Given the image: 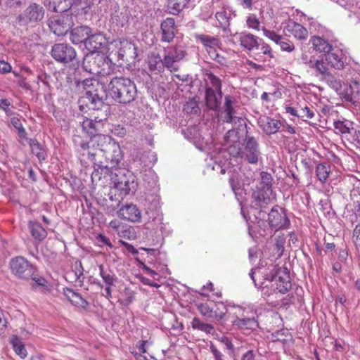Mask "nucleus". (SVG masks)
Listing matches in <instances>:
<instances>
[{
    "label": "nucleus",
    "mask_w": 360,
    "mask_h": 360,
    "mask_svg": "<svg viewBox=\"0 0 360 360\" xmlns=\"http://www.w3.org/2000/svg\"><path fill=\"white\" fill-rule=\"evenodd\" d=\"M224 141L228 146L229 153L234 158H242V150L239 142L238 132L234 129H229L225 136Z\"/></svg>",
    "instance_id": "19"
},
{
    "label": "nucleus",
    "mask_w": 360,
    "mask_h": 360,
    "mask_svg": "<svg viewBox=\"0 0 360 360\" xmlns=\"http://www.w3.org/2000/svg\"><path fill=\"white\" fill-rule=\"evenodd\" d=\"M11 123L17 130L18 136L20 138L25 139L27 136V132L25 129L23 127L20 118L18 116L13 117L11 119Z\"/></svg>",
    "instance_id": "49"
},
{
    "label": "nucleus",
    "mask_w": 360,
    "mask_h": 360,
    "mask_svg": "<svg viewBox=\"0 0 360 360\" xmlns=\"http://www.w3.org/2000/svg\"><path fill=\"white\" fill-rule=\"evenodd\" d=\"M162 32L161 41L165 42H171L175 37L176 27L175 20L173 18H167L160 25Z\"/></svg>",
    "instance_id": "21"
},
{
    "label": "nucleus",
    "mask_w": 360,
    "mask_h": 360,
    "mask_svg": "<svg viewBox=\"0 0 360 360\" xmlns=\"http://www.w3.org/2000/svg\"><path fill=\"white\" fill-rule=\"evenodd\" d=\"M91 29L88 26H79L72 30L70 40L75 44L84 43L86 44Z\"/></svg>",
    "instance_id": "25"
},
{
    "label": "nucleus",
    "mask_w": 360,
    "mask_h": 360,
    "mask_svg": "<svg viewBox=\"0 0 360 360\" xmlns=\"http://www.w3.org/2000/svg\"><path fill=\"white\" fill-rule=\"evenodd\" d=\"M120 217L132 222H139L141 219V214L136 205L133 204L122 207L118 212Z\"/></svg>",
    "instance_id": "22"
},
{
    "label": "nucleus",
    "mask_w": 360,
    "mask_h": 360,
    "mask_svg": "<svg viewBox=\"0 0 360 360\" xmlns=\"http://www.w3.org/2000/svg\"><path fill=\"white\" fill-rule=\"evenodd\" d=\"M73 25L72 16L69 13L54 15L49 18L48 22L50 30L59 37L65 35Z\"/></svg>",
    "instance_id": "9"
},
{
    "label": "nucleus",
    "mask_w": 360,
    "mask_h": 360,
    "mask_svg": "<svg viewBox=\"0 0 360 360\" xmlns=\"http://www.w3.org/2000/svg\"><path fill=\"white\" fill-rule=\"evenodd\" d=\"M113 63L110 58L101 53H89L83 60L82 66L85 71L93 75H108Z\"/></svg>",
    "instance_id": "4"
},
{
    "label": "nucleus",
    "mask_w": 360,
    "mask_h": 360,
    "mask_svg": "<svg viewBox=\"0 0 360 360\" xmlns=\"http://www.w3.org/2000/svg\"><path fill=\"white\" fill-rule=\"evenodd\" d=\"M191 326L193 329L199 330L207 334H212L214 331V328L212 324L204 323L196 317L193 319Z\"/></svg>",
    "instance_id": "43"
},
{
    "label": "nucleus",
    "mask_w": 360,
    "mask_h": 360,
    "mask_svg": "<svg viewBox=\"0 0 360 360\" xmlns=\"http://www.w3.org/2000/svg\"><path fill=\"white\" fill-rule=\"evenodd\" d=\"M273 191L268 188H257L252 193V198L255 205L260 207L259 216L262 213H265L264 210L266 206L273 202L274 198H272Z\"/></svg>",
    "instance_id": "18"
},
{
    "label": "nucleus",
    "mask_w": 360,
    "mask_h": 360,
    "mask_svg": "<svg viewBox=\"0 0 360 360\" xmlns=\"http://www.w3.org/2000/svg\"><path fill=\"white\" fill-rule=\"evenodd\" d=\"M195 39L202 43L206 49L219 47L221 42L217 37H212L202 34H195Z\"/></svg>",
    "instance_id": "37"
},
{
    "label": "nucleus",
    "mask_w": 360,
    "mask_h": 360,
    "mask_svg": "<svg viewBox=\"0 0 360 360\" xmlns=\"http://www.w3.org/2000/svg\"><path fill=\"white\" fill-rule=\"evenodd\" d=\"M215 18L219 22L218 26L221 27L224 32L229 33L230 32V15L227 13L226 11H223L217 12Z\"/></svg>",
    "instance_id": "39"
},
{
    "label": "nucleus",
    "mask_w": 360,
    "mask_h": 360,
    "mask_svg": "<svg viewBox=\"0 0 360 360\" xmlns=\"http://www.w3.org/2000/svg\"><path fill=\"white\" fill-rule=\"evenodd\" d=\"M99 274L106 285H115L117 280L115 274L110 269H105L103 265H100Z\"/></svg>",
    "instance_id": "42"
},
{
    "label": "nucleus",
    "mask_w": 360,
    "mask_h": 360,
    "mask_svg": "<svg viewBox=\"0 0 360 360\" xmlns=\"http://www.w3.org/2000/svg\"><path fill=\"white\" fill-rule=\"evenodd\" d=\"M258 124L262 129L263 131L268 135L276 134L281 126L279 120L267 116L259 117Z\"/></svg>",
    "instance_id": "23"
},
{
    "label": "nucleus",
    "mask_w": 360,
    "mask_h": 360,
    "mask_svg": "<svg viewBox=\"0 0 360 360\" xmlns=\"http://www.w3.org/2000/svg\"><path fill=\"white\" fill-rule=\"evenodd\" d=\"M9 266L12 274L18 279L30 280L34 273L37 272V267L21 256L12 258L10 260Z\"/></svg>",
    "instance_id": "6"
},
{
    "label": "nucleus",
    "mask_w": 360,
    "mask_h": 360,
    "mask_svg": "<svg viewBox=\"0 0 360 360\" xmlns=\"http://www.w3.org/2000/svg\"><path fill=\"white\" fill-rule=\"evenodd\" d=\"M333 126L336 134L347 135L351 134L354 131V123L345 119L334 121Z\"/></svg>",
    "instance_id": "36"
},
{
    "label": "nucleus",
    "mask_w": 360,
    "mask_h": 360,
    "mask_svg": "<svg viewBox=\"0 0 360 360\" xmlns=\"http://www.w3.org/2000/svg\"><path fill=\"white\" fill-rule=\"evenodd\" d=\"M27 228L30 235L37 240L41 241L47 236L46 230L37 221H29Z\"/></svg>",
    "instance_id": "28"
},
{
    "label": "nucleus",
    "mask_w": 360,
    "mask_h": 360,
    "mask_svg": "<svg viewBox=\"0 0 360 360\" xmlns=\"http://www.w3.org/2000/svg\"><path fill=\"white\" fill-rule=\"evenodd\" d=\"M326 83L335 91H338L342 89V83L341 81L331 75L330 72L326 74L323 77Z\"/></svg>",
    "instance_id": "48"
},
{
    "label": "nucleus",
    "mask_w": 360,
    "mask_h": 360,
    "mask_svg": "<svg viewBox=\"0 0 360 360\" xmlns=\"http://www.w3.org/2000/svg\"><path fill=\"white\" fill-rule=\"evenodd\" d=\"M205 75L207 79L210 80L212 88L214 89V91H216L218 94H221L222 92L221 79L211 72H207Z\"/></svg>",
    "instance_id": "51"
},
{
    "label": "nucleus",
    "mask_w": 360,
    "mask_h": 360,
    "mask_svg": "<svg viewBox=\"0 0 360 360\" xmlns=\"http://www.w3.org/2000/svg\"><path fill=\"white\" fill-rule=\"evenodd\" d=\"M246 22L249 28L259 30L260 22L255 14L248 16Z\"/></svg>",
    "instance_id": "58"
},
{
    "label": "nucleus",
    "mask_w": 360,
    "mask_h": 360,
    "mask_svg": "<svg viewBox=\"0 0 360 360\" xmlns=\"http://www.w3.org/2000/svg\"><path fill=\"white\" fill-rule=\"evenodd\" d=\"M261 176V182L260 184L257 186V188H268L269 190H272V180L273 178L271 174L266 172H262L260 173Z\"/></svg>",
    "instance_id": "52"
},
{
    "label": "nucleus",
    "mask_w": 360,
    "mask_h": 360,
    "mask_svg": "<svg viewBox=\"0 0 360 360\" xmlns=\"http://www.w3.org/2000/svg\"><path fill=\"white\" fill-rule=\"evenodd\" d=\"M148 65L150 71L162 72L166 68L165 65L164 58L159 53H151L148 56Z\"/></svg>",
    "instance_id": "29"
},
{
    "label": "nucleus",
    "mask_w": 360,
    "mask_h": 360,
    "mask_svg": "<svg viewBox=\"0 0 360 360\" xmlns=\"http://www.w3.org/2000/svg\"><path fill=\"white\" fill-rule=\"evenodd\" d=\"M222 93L218 94L212 87H207L205 90V103L210 110H217L219 108Z\"/></svg>",
    "instance_id": "27"
},
{
    "label": "nucleus",
    "mask_w": 360,
    "mask_h": 360,
    "mask_svg": "<svg viewBox=\"0 0 360 360\" xmlns=\"http://www.w3.org/2000/svg\"><path fill=\"white\" fill-rule=\"evenodd\" d=\"M236 100L230 95L224 98V110L226 113L224 122L226 123H236V120H241V118L235 115L236 111L234 108Z\"/></svg>",
    "instance_id": "24"
},
{
    "label": "nucleus",
    "mask_w": 360,
    "mask_h": 360,
    "mask_svg": "<svg viewBox=\"0 0 360 360\" xmlns=\"http://www.w3.org/2000/svg\"><path fill=\"white\" fill-rule=\"evenodd\" d=\"M236 309L235 318L231 321L233 326L240 330H255L259 326L257 320L254 317L243 316L244 309L241 307L229 305Z\"/></svg>",
    "instance_id": "14"
},
{
    "label": "nucleus",
    "mask_w": 360,
    "mask_h": 360,
    "mask_svg": "<svg viewBox=\"0 0 360 360\" xmlns=\"http://www.w3.org/2000/svg\"><path fill=\"white\" fill-rule=\"evenodd\" d=\"M30 279L34 281V284L32 285V288H35L36 286L46 287L47 285L46 280L41 276H38L37 271L34 273V275L30 277Z\"/></svg>",
    "instance_id": "61"
},
{
    "label": "nucleus",
    "mask_w": 360,
    "mask_h": 360,
    "mask_svg": "<svg viewBox=\"0 0 360 360\" xmlns=\"http://www.w3.org/2000/svg\"><path fill=\"white\" fill-rule=\"evenodd\" d=\"M49 9L53 10L56 13L60 14L67 13L72 6L74 0H47Z\"/></svg>",
    "instance_id": "30"
},
{
    "label": "nucleus",
    "mask_w": 360,
    "mask_h": 360,
    "mask_svg": "<svg viewBox=\"0 0 360 360\" xmlns=\"http://www.w3.org/2000/svg\"><path fill=\"white\" fill-rule=\"evenodd\" d=\"M122 297L119 299L118 302L124 307H127L133 302L135 293L130 288H125L122 292Z\"/></svg>",
    "instance_id": "46"
},
{
    "label": "nucleus",
    "mask_w": 360,
    "mask_h": 360,
    "mask_svg": "<svg viewBox=\"0 0 360 360\" xmlns=\"http://www.w3.org/2000/svg\"><path fill=\"white\" fill-rule=\"evenodd\" d=\"M263 33L264 36L268 37L269 39L272 40L276 44L279 45L281 44V41L285 39V37L278 34L273 30H269L265 27L262 28Z\"/></svg>",
    "instance_id": "54"
},
{
    "label": "nucleus",
    "mask_w": 360,
    "mask_h": 360,
    "mask_svg": "<svg viewBox=\"0 0 360 360\" xmlns=\"http://www.w3.org/2000/svg\"><path fill=\"white\" fill-rule=\"evenodd\" d=\"M352 214L350 216V220L352 223L359 222L360 224V198L354 200Z\"/></svg>",
    "instance_id": "55"
},
{
    "label": "nucleus",
    "mask_w": 360,
    "mask_h": 360,
    "mask_svg": "<svg viewBox=\"0 0 360 360\" xmlns=\"http://www.w3.org/2000/svg\"><path fill=\"white\" fill-rule=\"evenodd\" d=\"M11 343L13 349L18 355L22 359L27 356V351L20 338L17 336H13L11 340Z\"/></svg>",
    "instance_id": "44"
},
{
    "label": "nucleus",
    "mask_w": 360,
    "mask_h": 360,
    "mask_svg": "<svg viewBox=\"0 0 360 360\" xmlns=\"http://www.w3.org/2000/svg\"><path fill=\"white\" fill-rule=\"evenodd\" d=\"M83 129L91 137L97 135H103L101 132L103 131L104 124L95 123L93 121L89 120L88 118L84 120L82 124Z\"/></svg>",
    "instance_id": "34"
},
{
    "label": "nucleus",
    "mask_w": 360,
    "mask_h": 360,
    "mask_svg": "<svg viewBox=\"0 0 360 360\" xmlns=\"http://www.w3.org/2000/svg\"><path fill=\"white\" fill-rule=\"evenodd\" d=\"M229 183L236 199L240 200L243 197L245 192L243 188L241 187L236 175L232 174L229 179Z\"/></svg>",
    "instance_id": "41"
},
{
    "label": "nucleus",
    "mask_w": 360,
    "mask_h": 360,
    "mask_svg": "<svg viewBox=\"0 0 360 360\" xmlns=\"http://www.w3.org/2000/svg\"><path fill=\"white\" fill-rule=\"evenodd\" d=\"M25 4V0H6V7L16 11Z\"/></svg>",
    "instance_id": "60"
},
{
    "label": "nucleus",
    "mask_w": 360,
    "mask_h": 360,
    "mask_svg": "<svg viewBox=\"0 0 360 360\" xmlns=\"http://www.w3.org/2000/svg\"><path fill=\"white\" fill-rule=\"evenodd\" d=\"M51 55L57 62L65 64L73 61L76 58L77 53L72 46L65 43H58L52 46Z\"/></svg>",
    "instance_id": "12"
},
{
    "label": "nucleus",
    "mask_w": 360,
    "mask_h": 360,
    "mask_svg": "<svg viewBox=\"0 0 360 360\" xmlns=\"http://www.w3.org/2000/svg\"><path fill=\"white\" fill-rule=\"evenodd\" d=\"M163 58L166 68L171 70L175 63L184 59L186 53L184 49L179 45L167 46L163 49Z\"/></svg>",
    "instance_id": "16"
},
{
    "label": "nucleus",
    "mask_w": 360,
    "mask_h": 360,
    "mask_svg": "<svg viewBox=\"0 0 360 360\" xmlns=\"http://www.w3.org/2000/svg\"><path fill=\"white\" fill-rule=\"evenodd\" d=\"M137 96L136 86L129 78L115 77L106 86V98H112L115 102L127 105L134 101Z\"/></svg>",
    "instance_id": "3"
},
{
    "label": "nucleus",
    "mask_w": 360,
    "mask_h": 360,
    "mask_svg": "<svg viewBox=\"0 0 360 360\" xmlns=\"http://www.w3.org/2000/svg\"><path fill=\"white\" fill-rule=\"evenodd\" d=\"M93 146L98 147V168L92 172L91 179H101L98 169L105 174H112V169H116L123 158V154L118 143L106 135H97L91 137Z\"/></svg>",
    "instance_id": "1"
},
{
    "label": "nucleus",
    "mask_w": 360,
    "mask_h": 360,
    "mask_svg": "<svg viewBox=\"0 0 360 360\" xmlns=\"http://www.w3.org/2000/svg\"><path fill=\"white\" fill-rule=\"evenodd\" d=\"M74 275L75 277V281L82 285L84 282V268L80 261L77 260L73 264Z\"/></svg>",
    "instance_id": "47"
},
{
    "label": "nucleus",
    "mask_w": 360,
    "mask_h": 360,
    "mask_svg": "<svg viewBox=\"0 0 360 360\" xmlns=\"http://www.w3.org/2000/svg\"><path fill=\"white\" fill-rule=\"evenodd\" d=\"M63 294L67 299L74 305L86 308L89 303L79 293L69 288H63Z\"/></svg>",
    "instance_id": "33"
},
{
    "label": "nucleus",
    "mask_w": 360,
    "mask_h": 360,
    "mask_svg": "<svg viewBox=\"0 0 360 360\" xmlns=\"http://www.w3.org/2000/svg\"><path fill=\"white\" fill-rule=\"evenodd\" d=\"M353 238L355 245L360 248V224H358L354 228Z\"/></svg>",
    "instance_id": "64"
},
{
    "label": "nucleus",
    "mask_w": 360,
    "mask_h": 360,
    "mask_svg": "<svg viewBox=\"0 0 360 360\" xmlns=\"http://www.w3.org/2000/svg\"><path fill=\"white\" fill-rule=\"evenodd\" d=\"M285 240L283 238H277L274 244V248L276 250L277 257L280 258L284 252Z\"/></svg>",
    "instance_id": "62"
},
{
    "label": "nucleus",
    "mask_w": 360,
    "mask_h": 360,
    "mask_svg": "<svg viewBox=\"0 0 360 360\" xmlns=\"http://www.w3.org/2000/svg\"><path fill=\"white\" fill-rule=\"evenodd\" d=\"M298 117L302 119H313L315 116L314 108L307 103L305 101H301L296 103Z\"/></svg>",
    "instance_id": "35"
},
{
    "label": "nucleus",
    "mask_w": 360,
    "mask_h": 360,
    "mask_svg": "<svg viewBox=\"0 0 360 360\" xmlns=\"http://www.w3.org/2000/svg\"><path fill=\"white\" fill-rule=\"evenodd\" d=\"M11 103L6 98H0V109L4 111L7 116L13 115V112L10 108Z\"/></svg>",
    "instance_id": "59"
},
{
    "label": "nucleus",
    "mask_w": 360,
    "mask_h": 360,
    "mask_svg": "<svg viewBox=\"0 0 360 360\" xmlns=\"http://www.w3.org/2000/svg\"><path fill=\"white\" fill-rule=\"evenodd\" d=\"M110 175L114 186L120 191V195H127L136 189V177L130 171L119 169Z\"/></svg>",
    "instance_id": "5"
},
{
    "label": "nucleus",
    "mask_w": 360,
    "mask_h": 360,
    "mask_svg": "<svg viewBox=\"0 0 360 360\" xmlns=\"http://www.w3.org/2000/svg\"><path fill=\"white\" fill-rule=\"evenodd\" d=\"M44 13L45 11L41 6L32 3L19 15L18 20L23 24L38 22L44 18Z\"/></svg>",
    "instance_id": "17"
},
{
    "label": "nucleus",
    "mask_w": 360,
    "mask_h": 360,
    "mask_svg": "<svg viewBox=\"0 0 360 360\" xmlns=\"http://www.w3.org/2000/svg\"><path fill=\"white\" fill-rule=\"evenodd\" d=\"M312 69L315 70L316 72L321 75L323 77L329 72L326 63L322 59H316Z\"/></svg>",
    "instance_id": "56"
},
{
    "label": "nucleus",
    "mask_w": 360,
    "mask_h": 360,
    "mask_svg": "<svg viewBox=\"0 0 360 360\" xmlns=\"http://www.w3.org/2000/svg\"><path fill=\"white\" fill-rule=\"evenodd\" d=\"M269 225L271 229L275 231L288 229L290 221L287 217L285 210L278 205L273 207L268 214Z\"/></svg>",
    "instance_id": "13"
},
{
    "label": "nucleus",
    "mask_w": 360,
    "mask_h": 360,
    "mask_svg": "<svg viewBox=\"0 0 360 360\" xmlns=\"http://www.w3.org/2000/svg\"><path fill=\"white\" fill-rule=\"evenodd\" d=\"M326 60L332 67L337 70H341L344 68V61L342 53L341 51L336 49L328 52L326 55Z\"/></svg>",
    "instance_id": "31"
},
{
    "label": "nucleus",
    "mask_w": 360,
    "mask_h": 360,
    "mask_svg": "<svg viewBox=\"0 0 360 360\" xmlns=\"http://www.w3.org/2000/svg\"><path fill=\"white\" fill-rule=\"evenodd\" d=\"M233 37L240 46L248 51H259L261 42H262V39L246 32H236L233 34Z\"/></svg>",
    "instance_id": "15"
},
{
    "label": "nucleus",
    "mask_w": 360,
    "mask_h": 360,
    "mask_svg": "<svg viewBox=\"0 0 360 360\" xmlns=\"http://www.w3.org/2000/svg\"><path fill=\"white\" fill-rule=\"evenodd\" d=\"M330 172V167L328 162L319 163L316 167V175L321 183H325Z\"/></svg>",
    "instance_id": "40"
},
{
    "label": "nucleus",
    "mask_w": 360,
    "mask_h": 360,
    "mask_svg": "<svg viewBox=\"0 0 360 360\" xmlns=\"http://www.w3.org/2000/svg\"><path fill=\"white\" fill-rule=\"evenodd\" d=\"M29 145L32 153L37 157L40 162L46 160L47 157L46 150L43 143H40L37 139H30Z\"/></svg>",
    "instance_id": "38"
},
{
    "label": "nucleus",
    "mask_w": 360,
    "mask_h": 360,
    "mask_svg": "<svg viewBox=\"0 0 360 360\" xmlns=\"http://www.w3.org/2000/svg\"><path fill=\"white\" fill-rule=\"evenodd\" d=\"M257 224L260 229L259 233L261 236L265 237L267 235L271 234V231L274 230V229L269 227V222L266 223L265 220L259 219L257 221Z\"/></svg>",
    "instance_id": "57"
},
{
    "label": "nucleus",
    "mask_w": 360,
    "mask_h": 360,
    "mask_svg": "<svg viewBox=\"0 0 360 360\" xmlns=\"http://www.w3.org/2000/svg\"><path fill=\"white\" fill-rule=\"evenodd\" d=\"M285 30L299 40H305L308 37V30L301 24L293 20L287 22Z\"/></svg>",
    "instance_id": "26"
},
{
    "label": "nucleus",
    "mask_w": 360,
    "mask_h": 360,
    "mask_svg": "<svg viewBox=\"0 0 360 360\" xmlns=\"http://www.w3.org/2000/svg\"><path fill=\"white\" fill-rule=\"evenodd\" d=\"M309 42L316 51L326 54L328 52L333 51V46L329 42L321 37L313 36L311 37Z\"/></svg>",
    "instance_id": "32"
},
{
    "label": "nucleus",
    "mask_w": 360,
    "mask_h": 360,
    "mask_svg": "<svg viewBox=\"0 0 360 360\" xmlns=\"http://www.w3.org/2000/svg\"><path fill=\"white\" fill-rule=\"evenodd\" d=\"M189 0H170L168 5L169 12L173 15L179 14L186 6Z\"/></svg>",
    "instance_id": "45"
},
{
    "label": "nucleus",
    "mask_w": 360,
    "mask_h": 360,
    "mask_svg": "<svg viewBox=\"0 0 360 360\" xmlns=\"http://www.w3.org/2000/svg\"><path fill=\"white\" fill-rule=\"evenodd\" d=\"M108 40L103 33L92 34L91 32L89 37L86 41L85 47L89 51V53H100L99 50L105 46Z\"/></svg>",
    "instance_id": "20"
},
{
    "label": "nucleus",
    "mask_w": 360,
    "mask_h": 360,
    "mask_svg": "<svg viewBox=\"0 0 360 360\" xmlns=\"http://www.w3.org/2000/svg\"><path fill=\"white\" fill-rule=\"evenodd\" d=\"M200 314L212 321H222L227 311V307L223 302L201 303L198 305Z\"/></svg>",
    "instance_id": "8"
},
{
    "label": "nucleus",
    "mask_w": 360,
    "mask_h": 360,
    "mask_svg": "<svg viewBox=\"0 0 360 360\" xmlns=\"http://www.w3.org/2000/svg\"><path fill=\"white\" fill-rule=\"evenodd\" d=\"M136 48L135 45L130 42H126L124 45L120 48L119 56L123 58L124 57L132 56L136 53Z\"/></svg>",
    "instance_id": "50"
},
{
    "label": "nucleus",
    "mask_w": 360,
    "mask_h": 360,
    "mask_svg": "<svg viewBox=\"0 0 360 360\" xmlns=\"http://www.w3.org/2000/svg\"><path fill=\"white\" fill-rule=\"evenodd\" d=\"M266 276V279L275 282L276 290L281 294H285L291 289L290 273L287 267L275 265Z\"/></svg>",
    "instance_id": "7"
},
{
    "label": "nucleus",
    "mask_w": 360,
    "mask_h": 360,
    "mask_svg": "<svg viewBox=\"0 0 360 360\" xmlns=\"http://www.w3.org/2000/svg\"><path fill=\"white\" fill-rule=\"evenodd\" d=\"M280 47L283 51L288 52H292L295 49L293 43L286 37L281 41Z\"/></svg>",
    "instance_id": "63"
},
{
    "label": "nucleus",
    "mask_w": 360,
    "mask_h": 360,
    "mask_svg": "<svg viewBox=\"0 0 360 360\" xmlns=\"http://www.w3.org/2000/svg\"><path fill=\"white\" fill-rule=\"evenodd\" d=\"M77 147L78 158L82 164L91 162L98 167V147L92 145L91 138L89 142L81 141Z\"/></svg>",
    "instance_id": "10"
},
{
    "label": "nucleus",
    "mask_w": 360,
    "mask_h": 360,
    "mask_svg": "<svg viewBox=\"0 0 360 360\" xmlns=\"http://www.w3.org/2000/svg\"><path fill=\"white\" fill-rule=\"evenodd\" d=\"M261 157L259 143L256 138L247 135L244 139L242 158L248 163L256 165Z\"/></svg>",
    "instance_id": "11"
},
{
    "label": "nucleus",
    "mask_w": 360,
    "mask_h": 360,
    "mask_svg": "<svg viewBox=\"0 0 360 360\" xmlns=\"http://www.w3.org/2000/svg\"><path fill=\"white\" fill-rule=\"evenodd\" d=\"M184 111L187 114H198L200 111L198 103L194 99L189 100L184 105Z\"/></svg>",
    "instance_id": "53"
},
{
    "label": "nucleus",
    "mask_w": 360,
    "mask_h": 360,
    "mask_svg": "<svg viewBox=\"0 0 360 360\" xmlns=\"http://www.w3.org/2000/svg\"><path fill=\"white\" fill-rule=\"evenodd\" d=\"M76 86L79 90L85 91V96L79 100V109L81 111L85 110L84 104L89 110H105L109 106L105 103L106 100V86L98 79L94 77L86 78L83 80L76 81Z\"/></svg>",
    "instance_id": "2"
}]
</instances>
